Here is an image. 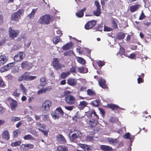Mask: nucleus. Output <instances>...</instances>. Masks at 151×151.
Wrapping results in <instances>:
<instances>
[{
    "mask_svg": "<svg viewBox=\"0 0 151 151\" xmlns=\"http://www.w3.org/2000/svg\"><path fill=\"white\" fill-rule=\"evenodd\" d=\"M97 122V121L96 119H92L89 120L87 122V124H88L89 127L93 128L96 126Z\"/></svg>",
    "mask_w": 151,
    "mask_h": 151,
    "instance_id": "obj_13",
    "label": "nucleus"
},
{
    "mask_svg": "<svg viewBox=\"0 0 151 151\" xmlns=\"http://www.w3.org/2000/svg\"><path fill=\"white\" fill-rule=\"evenodd\" d=\"M88 104V103L86 101H81L78 105V108L80 110H83L85 107L87 106Z\"/></svg>",
    "mask_w": 151,
    "mask_h": 151,
    "instance_id": "obj_22",
    "label": "nucleus"
},
{
    "mask_svg": "<svg viewBox=\"0 0 151 151\" xmlns=\"http://www.w3.org/2000/svg\"><path fill=\"white\" fill-rule=\"evenodd\" d=\"M20 120V118L18 117H13L11 118V120L12 122L19 121Z\"/></svg>",
    "mask_w": 151,
    "mask_h": 151,
    "instance_id": "obj_53",
    "label": "nucleus"
},
{
    "mask_svg": "<svg viewBox=\"0 0 151 151\" xmlns=\"http://www.w3.org/2000/svg\"><path fill=\"white\" fill-rule=\"evenodd\" d=\"M26 73H25L22 75L23 76L24 80L28 81L29 76L27 75Z\"/></svg>",
    "mask_w": 151,
    "mask_h": 151,
    "instance_id": "obj_58",
    "label": "nucleus"
},
{
    "mask_svg": "<svg viewBox=\"0 0 151 151\" xmlns=\"http://www.w3.org/2000/svg\"><path fill=\"white\" fill-rule=\"evenodd\" d=\"M107 105L108 107L113 110L117 109L120 108L118 106L114 104H108Z\"/></svg>",
    "mask_w": 151,
    "mask_h": 151,
    "instance_id": "obj_31",
    "label": "nucleus"
},
{
    "mask_svg": "<svg viewBox=\"0 0 151 151\" xmlns=\"http://www.w3.org/2000/svg\"><path fill=\"white\" fill-rule=\"evenodd\" d=\"M71 92L70 91L68 90H66L64 91L63 94L65 97L69 96L70 95V94H71Z\"/></svg>",
    "mask_w": 151,
    "mask_h": 151,
    "instance_id": "obj_46",
    "label": "nucleus"
},
{
    "mask_svg": "<svg viewBox=\"0 0 151 151\" xmlns=\"http://www.w3.org/2000/svg\"><path fill=\"white\" fill-rule=\"evenodd\" d=\"M29 63L27 61H23L22 63L21 66H29Z\"/></svg>",
    "mask_w": 151,
    "mask_h": 151,
    "instance_id": "obj_52",
    "label": "nucleus"
},
{
    "mask_svg": "<svg viewBox=\"0 0 151 151\" xmlns=\"http://www.w3.org/2000/svg\"><path fill=\"white\" fill-rule=\"evenodd\" d=\"M96 31L101 32L103 29V26L102 25L98 24L95 28Z\"/></svg>",
    "mask_w": 151,
    "mask_h": 151,
    "instance_id": "obj_40",
    "label": "nucleus"
},
{
    "mask_svg": "<svg viewBox=\"0 0 151 151\" xmlns=\"http://www.w3.org/2000/svg\"><path fill=\"white\" fill-rule=\"evenodd\" d=\"M125 37L124 33L122 32H119L117 33L116 38L118 40L124 39Z\"/></svg>",
    "mask_w": 151,
    "mask_h": 151,
    "instance_id": "obj_25",
    "label": "nucleus"
},
{
    "mask_svg": "<svg viewBox=\"0 0 151 151\" xmlns=\"http://www.w3.org/2000/svg\"><path fill=\"white\" fill-rule=\"evenodd\" d=\"M78 145L85 151H89L90 150L91 147L88 145L81 143H79Z\"/></svg>",
    "mask_w": 151,
    "mask_h": 151,
    "instance_id": "obj_15",
    "label": "nucleus"
},
{
    "mask_svg": "<svg viewBox=\"0 0 151 151\" xmlns=\"http://www.w3.org/2000/svg\"><path fill=\"white\" fill-rule=\"evenodd\" d=\"M58 151H68L67 147L64 145H59L57 147Z\"/></svg>",
    "mask_w": 151,
    "mask_h": 151,
    "instance_id": "obj_29",
    "label": "nucleus"
},
{
    "mask_svg": "<svg viewBox=\"0 0 151 151\" xmlns=\"http://www.w3.org/2000/svg\"><path fill=\"white\" fill-rule=\"evenodd\" d=\"M79 71L81 73H85L88 72V70L84 67H82L81 68H78Z\"/></svg>",
    "mask_w": 151,
    "mask_h": 151,
    "instance_id": "obj_38",
    "label": "nucleus"
},
{
    "mask_svg": "<svg viewBox=\"0 0 151 151\" xmlns=\"http://www.w3.org/2000/svg\"><path fill=\"white\" fill-rule=\"evenodd\" d=\"M6 86V84L4 83L2 79L0 78V87H3Z\"/></svg>",
    "mask_w": 151,
    "mask_h": 151,
    "instance_id": "obj_56",
    "label": "nucleus"
},
{
    "mask_svg": "<svg viewBox=\"0 0 151 151\" xmlns=\"http://www.w3.org/2000/svg\"><path fill=\"white\" fill-rule=\"evenodd\" d=\"M100 114H101L102 116L104 117L105 114V112L103 109L101 108H99Z\"/></svg>",
    "mask_w": 151,
    "mask_h": 151,
    "instance_id": "obj_55",
    "label": "nucleus"
},
{
    "mask_svg": "<svg viewBox=\"0 0 151 151\" xmlns=\"http://www.w3.org/2000/svg\"><path fill=\"white\" fill-rule=\"evenodd\" d=\"M96 24V21L95 20H92L87 22L85 25L86 29L88 30L94 27Z\"/></svg>",
    "mask_w": 151,
    "mask_h": 151,
    "instance_id": "obj_8",
    "label": "nucleus"
},
{
    "mask_svg": "<svg viewBox=\"0 0 151 151\" xmlns=\"http://www.w3.org/2000/svg\"><path fill=\"white\" fill-rule=\"evenodd\" d=\"M70 74V72L68 71L66 72H63L61 73V77L63 79H64L66 78Z\"/></svg>",
    "mask_w": 151,
    "mask_h": 151,
    "instance_id": "obj_34",
    "label": "nucleus"
},
{
    "mask_svg": "<svg viewBox=\"0 0 151 151\" xmlns=\"http://www.w3.org/2000/svg\"><path fill=\"white\" fill-rule=\"evenodd\" d=\"M2 138L6 140H8L9 139L10 136L8 132L7 131H5L2 134Z\"/></svg>",
    "mask_w": 151,
    "mask_h": 151,
    "instance_id": "obj_27",
    "label": "nucleus"
},
{
    "mask_svg": "<svg viewBox=\"0 0 151 151\" xmlns=\"http://www.w3.org/2000/svg\"><path fill=\"white\" fill-rule=\"evenodd\" d=\"M95 4L97 7L96 10L93 12V14L96 16H99L101 14V6L98 1H95L94 2Z\"/></svg>",
    "mask_w": 151,
    "mask_h": 151,
    "instance_id": "obj_6",
    "label": "nucleus"
},
{
    "mask_svg": "<svg viewBox=\"0 0 151 151\" xmlns=\"http://www.w3.org/2000/svg\"><path fill=\"white\" fill-rule=\"evenodd\" d=\"M87 94L90 96H95L96 93L91 89H88L87 90Z\"/></svg>",
    "mask_w": 151,
    "mask_h": 151,
    "instance_id": "obj_37",
    "label": "nucleus"
},
{
    "mask_svg": "<svg viewBox=\"0 0 151 151\" xmlns=\"http://www.w3.org/2000/svg\"><path fill=\"white\" fill-rule=\"evenodd\" d=\"M104 31H111L113 30V29L107 26H104Z\"/></svg>",
    "mask_w": 151,
    "mask_h": 151,
    "instance_id": "obj_50",
    "label": "nucleus"
},
{
    "mask_svg": "<svg viewBox=\"0 0 151 151\" xmlns=\"http://www.w3.org/2000/svg\"><path fill=\"white\" fill-rule=\"evenodd\" d=\"M21 142L22 141L21 140L16 141L15 142H12L11 144V145L13 147L19 146L21 144Z\"/></svg>",
    "mask_w": 151,
    "mask_h": 151,
    "instance_id": "obj_36",
    "label": "nucleus"
},
{
    "mask_svg": "<svg viewBox=\"0 0 151 151\" xmlns=\"http://www.w3.org/2000/svg\"><path fill=\"white\" fill-rule=\"evenodd\" d=\"M19 87L23 92L24 93L26 92V88L21 83L20 84Z\"/></svg>",
    "mask_w": 151,
    "mask_h": 151,
    "instance_id": "obj_44",
    "label": "nucleus"
},
{
    "mask_svg": "<svg viewBox=\"0 0 151 151\" xmlns=\"http://www.w3.org/2000/svg\"><path fill=\"white\" fill-rule=\"evenodd\" d=\"M40 84L38 86V88H39L41 87L43 88L47 84L46 79L44 77H42L40 79Z\"/></svg>",
    "mask_w": 151,
    "mask_h": 151,
    "instance_id": "obj_16",
    "label": "nucleus"
},
{
    "mask_svg": "<svg viewBox=\"0 0 151 151\" xmlns=\"http://www.w3.org/2000/svg\"><path fill=\"white\" fill-rule=\"evenodd\" d=\"M22 13V10L19 9L16 12L12 14L11 17V20L16 21H19Z\"/></svg>",
    "mask_w": 151,
    "mask_h": 151,
    "instance_id": "obj_3",
    "label": "nucleus"
},
{
    "mask_svg": "<svg viewBox=\"0 0 151 151\" xmlns=\"http://www.w3.org/2000/svg\"><path fill=\"white\" fill-rule=\"evenodd\" d=\"M37 77L36 76H29V79L28 81H30L35 79L37 78Z\"/></svg>",
    "mask_w": 151,
    "mask_h": 151,
    "instance_id": "obj_59",
    "label": "nucleus"
},
{
    "mask_svg": "<svg viewBox=\"0 0 151 151\" xmlns=\"http://www.w3.org/2000/svg\"><path fill=\"white\" fill-rule=\"evenodd\" d=\"M38 130H40V131L42 132V133H43V134H44V135H47L48 132L47 131L42 130L41 129H40V128H39Z\"/></svg>",
    "mask_w": 151,
    "mask_h": 151,
    "instance_id": "obj_63",
    "label": "nucleus"
},
{
    "mask_svg": "<svg viewBox=\"0 0 151 151\" xmlns=\"http://www.w3.org/2000/svg\"><path fill=\"white\" fill-rule=\"evenodd\" d=\"M100 148L102 150L104 151H113L112 148L108 145H101Z\"/></svg>",
    "mask_w": 151,
    "mask_h": 151,
    "instance_id": "obj_18",
    "label": "nucleus"
},
{
    "mask_svg": "<svg viewBox=\"0 0 151 151\" xmlns=\"http://www.w3.org/2000/svg\"><path fill=\"white\" fill-rule=\"evenodd\" d=\"M98 83L100 86L102 88L108 89V87L106 84V81L101 78H100L98 80Z\"/></svg>",
    "mask_w": 151,
    "mask_h": 151,
    "instance_id": "obj_9",
    "label": "nucleus"
},
{
    "mask_svg": "<svg viewBox=\"0 0 151 151\" xmlns=\"http://www.w3.org/2000/svg\"><path fill=\"white\" fill-rule=\"evenodd\" d=\"M60 37L57 36L53 38L52 41L53 43L56 45L60 42Z\"/></svg>",
    "mask_w": 151,
    "mask_h": 151,
    "instance_id": "obj_33",
    "label": "nucleus"
},
{
    "mask_svg": "<svg viewBox=\"0 0 151 151\" xmlns=\"http://www.w3.org/2000/svg\"><path fill=\"white\" fill-rule=\"evenodd\" d=\"M73 45V43L70 42L64 45L62 47V49L63 50L66 51L71 49Z\"/></svg>",
    "mask_w": 151,
    "mask_h": 151,
    "instance_id": "obj_17",
    "label": "nucleus"
},
{
    "mask_svg": "<svg viewBox=\"0 0 151 151\" xmlns=\"http://www.w3.org/2000/svg\"><path fill=\"white\" fill-rule=\"evenodd\" d=\"M21 133L20 131L18 129L15 130L13 132L14 136L15 137H17L19 134Z\"/></svg>",
    "mask_w": 151,
    "mask_h": 151,
    "instance_id": "obj_45",
    "label": "nucleus"
},
{
    "mask_svg": "<svg viewBox=\"0 0 151 151\" xmlns=\"http://www.w3.org/2000/svg\"><path fill=\"white\" fill-rule=\"evenodd\" d=\"M20 94V92H18V90L17 89H16L13 92L12 95L18 97L19 96Z\"/></svg>",
    "mask_w": 151,
    "mask_h": 151,
    "instance_id": "obj_43",
    "label": "nucleus"
},
{
    "mask_svg": "<svg viewBox=\"0 0 151 151\" xmlns=\"http://www.w3.org/2000/svg\"><path fill=\"white\" fill-rule=\"evenodd\" d=\"M73 53V52L72 50H70L68 51L65 52L64 53V55L65 56H71Z\"/></svg>",
    "mask_w": 151,
    "mask_h": 151,
    "instance_id": "obj_42",
    "label": "nucleus"
},
{
    "mask_svg": "<svg viewBox=\"0 0 151 151\" xmlns=\"http://www.w3.org/2000/svg\"><path fill=\"white\" fill-rule=\"evenodd\" d=\"M140 7V5L139 4H136L130 7V11L132 12H133L137 11Z\"/></svg>",
    "mask_w": 151,
    "mask_h": 151,
    "instance_id": "obj_24",
    "label": "nucleus"
},
{
    "mask_svg": "<svg viewBox=\"0 0 151 151\" xmlns=\"http://www.w3.org/2000/svg\"><path fill=\"white\" fill-rule=\"evenodd\" d=\"M146 16L145 15L143 11H142L141 14L139 17V19L140 20H142L145 19Z\"/></svg>",
    "mask_w": 151,
    "mask_h": 151,
    "instance_id": "obj_48",
    "label": "nucleus"
},
{
    "mask_svg": "<svg viewBox=\"0 0 151 151\" xmlns=\"http://www.w3.org/2000/svg\"><path fill=\"white\" fill-rule=\"evenodd\" d=\"M24 139L25 140H30L32 139H34L32 135L28 134L27 135H25L24 137Z\"/></svg>",
    "mask_w": 151,
    "mask_h": 151,
    "instance_id": "obj_41",
    "label": "nucleus"
},
{
    "mask_svg": "<svg viewBox=\"0 0 151 151\" xmlns=\"http://www.w3.org/2000/svg\"><path fill=\"white\" fill-rule=\"evenodd\" d=\"M7 59L4 55L0 56V65H3L7 61Z\"/></svg>",
    "mask_w": 151,
    "mask_h": 151,
    "instance_id": "obj_21",
    "label": "nucleus"
},
{
    "mask_svg": "<svg viewBox=\"0 0 151 151\" xmlns=\"http://www.w3.org/2000/svg\"><path fill=\"white\" fill-rule=\"evenodd\" d=\"M107 141L110 144L113 145H115L119 143V141L117 139H113L111 138H108Z\"/></svg>",
    "mask_w": 151,
    "mask_h": 151,
    "instance_id": "obj_23",
    "label": "nucleus"
},
{
    "mask_svg": "<svg viewBox=\"0 0 151 151\" xmlns=\"http://www.w3.org/2000/svg\"><path fill=\"white\" fill-rule=\"evenodd\" d=\"M34 147V145L31 144H22L20 146L21 149L27 147L29 149H32Z\"/></svg>",
    "mask_w": 151,
    "mask_h": 151,
    "instance_id": "obj_30",
    "label": "nucleus"
},
{
    "mask_svg": "<svg viewBox=\"0 0 151 151\" xmlns=\"http://www.w3.org/2000/svg\"><path fill=\"white\" fill-rule=\"evenodd\" d=\"M92 114H93L96 116V120H98L99 119V116L96 114V111L94 110H93L91 111L90 114L91 116Z\"/></svg>",
    "mask_w": 151,
    "mask_h": 151,
    "instance_id": "obj_47",
    "label": "nucleus"
},
{
    "mask_svg": "<svg viewBox=\"0 0 151 151\" xmlns=\"http://www.w3.org/2000/svg\"><path fill=\"white\" fill-rule=\"evenodd\" d=\"M52 105V102L49 100H46L44 101L42 106V109L43 111H48L50 109Z\"/></svg>",
    "mask_w": 151,
    "mask_h": 151,
    "instance_id": "obj_5",
    "label": "nucleus"
},
{
    "mask_svg": "<svg viewBox=\"0 0 151 151\" xmlns=\"http://www.w3.org/2000/svg\"><path fill=\"white\" fill-rule=\"evenodd\" d=\"M11 109L12 110H14L16 106L17 105V103L16 101L12 100L10 104Z\"/></svg>",
    "mask_w": 151,
    "mask_h": 151,
    "instance_id": "obj_28",
    "label": "nucleus"
},
{
    "mask_svg": "<svg viewBox=\"0 0 151 151\" xmlns=\"http://www.w3.org/2000/svg\"><path fill=\"white\" fill-rule=\"evenodd\" d=\"M65 109L69 111H71L72 110L73 108V106H65Z\"/></svg>",
    "mask_w": 151,
    "mask_h": 151,
    "instance_id": "obj_60",
    "label": "nucleus"
},
{
    "mask_svg": "<svg viewBox=\"0 0 151 151\" xmlns=\"http://www.w3.org/2000/svg\"><path fill=\"white\" fill-rule=\"evenodd\" d=\"M57 141L60 144H65L66 140L64 137L61 134H58L56 137Z\"/></svg>",
    "mask_w": 151,
    "mask_h": 151,
    "instance_id": "obj_10",
    "label": "nucleus"
},
{
    "mask_svg": "<svg viewBox=\"0 0 151 151\" xmlns=\"http://www.w3.org/2000/svg\"><path fill=\"white\" fill-rule=\"evenodd\" d=\"M124 52L125 51L124 48L123 47H121L120 50L119 52L117 53V55H119L120 56L123 55H124Z\"/></svg>",
    "mask_w": 151,
    "mask_h": 151,
    "instance_id": "obj_39",
    "label": "nucleus"
},
{
    "mask_svg": "<svg viewBox=\"0 0 151 151\" xmlns=\"http://www.w3.org/2000/svg\"><path fill=\"white\" fill-rule=\"evenodd\" d=\"M76 59L82 65H85L86 64L85 60L82 58L77 57Z\"/></svg>",
    "mask_w": 151,
    "mask_h": 151,
    "instance_id": "obj_35",
    "label": "nucleus"
},
{
    "mask_svg": "<svg viewBox=\"0 0 151 151\" xmlns=\"http://www.w3.org/2000/svg\"><path fill=\"white\" fill-rule=\"evenodd\" d=\"M9 67H2L0 69V71L1 72H4L7 70V69L6 67L8 68Z\"/></svg>",
    "mask_w": 151,
    "mask_h": 151,
    "instance_id": "obj_62",
    "label": "nucleus"
},
{
    "mask_svg": "<svg viewBox=\"0 0 151 151\" xmlns=\"http://www.w3.org/2000/svg\"><path fill=\"white\" fill-rule=\"evenodd\" d=\"M23 52H19L14 57V60L16 62H19L22 60L23 59Z\"/></svg>",
    "mask_w": 151,
    "mask_h": 151,
    "instance_id": "obj_12",
    "label": "nucleus"
},
{
    "mask_svg": "<svg viewBox=\"0 0 151 151\" xmlns=\"http://www.w3.org/2000/svg\"><path fill=\"white\" fill-rule=\"evenodd\" d=\"M76 132V133L73 134L69 137L70 141L71 142H74L75 139L79 137L81 134L80 131L77 130Z\"/></svg>",
    "mask_w": 151,
    "mask_h": 151,
    "instance_id": "obj_11",
    "label": "nucleus"
},
{
    "mask_svg": "<svg viewBox=\"0 0 151 151\" xmlns=\"http://www.w3.org/2000/svg\"><path fill=\"white\" fill-rule=\"evenodd\" d=\"M52 89V88L51 87V86H47V87H46L44 88V93H45L46 92V91H51V89Z\"/></svg>",
    "mask_w": 151,
    "mask_h": 151,
    "instance_id": "obj_54",
    "label": "nucleus"
},
{
    "mask_svg": "<svg viewBox=\"0 0 151 151\" xmlns=\"http://www.w3.org/2000/svg\"><path fill=\"white\" fill-rule=\"evenodd\" d=\"M86 9V8L84 7L83 9L79 10L76 13V16L79 18L83 17L84 15V12L85 11Z\"/></svg>",
    "mask_w": 151,
    "mask_h": 151,
    "instance_id": "obj_19",
    "label": "nucleus"
},
{
    "mask_svg": "<svg viewBox=\"0 0 151 151\" xmlns=\"http://www.w3.org/2000/svg\"><path fill=\"white\" fill-rule=\"evenodd\" d=\"M51 18L48 15H45L40 17L38 20V22L41 24H47L50 23Z\"/></svg>",
    "mask_w": 151,
    "mask_h": 151,
    "instance_id": "obj_2",
    "label": "nucleus"
},
{
    "mask_svg": "<svg viewBox=\"0 0 151 151\" xmlns=\"http://www.w3.org/2000/svg\"><path fill=\"white\" fill-rule=\"evenodd\" d=\"M9 37L14 39L19 35L20 31L18 30H14L12 29V27H10L9 29Z\"/></svg>",
    "mask_w": 151,
    "mask_h": 151,
    "instance_id": "obj_4",
    "label": "nucleus"
},
{
    "mask_svg": "<svg viewBox=\"0 0 151 151\" xmlns=\"http://www.w3.org/2000/svg\"><path fill=\"white\" fill-rule=\"evenodd\" d=\"M65 101L68 104L70 105L74 104L76 101V98L72 95L65 97Z\"/></svg>",
    "mask_w": 151,
    "mask_h": 151,
    "instance_id": "obj_7",
    "label": "nucleus"
},
{
    "mask_svg": "<svg viewBox=\"0 0 151 151\" xmlns=\"http://www.w3.org/2000/svg\"><path fill=\"white\" fill-rule=\"evenodd\" d=\"M37 10V8L33 9L31 13L28 15V17L30 19H31L34 17L35 14Z\"/></svg>",
    "mask_w": 151,
    "mask_h": 151,
    "instance_id": "obj_32",
    "label": "nucleus"
},
{
    "mask_svg": "<svg viewBox=\"0 0 151 151\" xmlns=\"http://www.w3.org/2000/svg\"><path fill=\"white\" fill-rule=\"evenodd\" d=\"M97 63L99 66H103L105 65V62L103 61L99 60Z\"/></svg>",
    "mask_w": 151,
    "mask_h": 151,
    "instance_id": "obj_51",
    "label": "nucleus"
},
{
    "mask_svg": "<svg viewBox=\"0 0 151 151\" xmlns=\"http://www.w3.org/2000/svg\"><path fill=\"white\" fill-rule=\"evenodd\" d=\"M70 73H75L76 72V68L75 67H72L70 68Z\"/></svg>",
    "mask_w": 151,
    "mask_h": 151,
    "instance_id": "obj_64",
    "label": "nucleus"
},
{
    "mask_svg": "<svg viewBox=\"0 0 151 151\" xmlns=\"http://www.w3.org/2000/svg\"><path fill=\"white\" fill-rule=\"evenodd\" d=\"M143 80L140 77V76H139V78H137V82L138 83H140L143 82Z\"/></svg>",
    "mask_w": 151,
    "mask_h": 151,
    "instance_id": "obj_61",
    "label": "nucleus"
},
{
    "mask_svg": "<svg viewBox=\"0 0 151 151\" xmlns=\"http://www.w3.org/2000/svg\"><path fill=\"white\" fill-rule=\"evenodd\" d=\"M117 22H118L117 20L114 18H113L111 20V27L114 29H118Z\"/></svg>",
    "mask_w": 151,
    "mask_h": 151,
    "instance_id": "obj_20",
    "label": "nucleus"
},
{
    "mask_svg": "<svg viewBox=\"0 0 151 151\" xmlns=\"http://www.w3.org/2000/svg\"><path fill=\"white\" fill-rule=\"evenodd\" d=\"M64 112L61 107L57 108L55 111L51 113L52 117L54 119H59L60 117H62L64 115Z\"/></svg>",
    "mask_w": 151,
    "mask_h": 151,
    "instance_id": "obj_1",
    "label": "nucleus"
},
{
    "mask_svg": "<svg viewBox=\"0 0 151 151\" xmlns=\"http://www.w3.org/2000/svg\"><path fill=\"white\" fill-rule=\"evenodd\" d=\"M92 103L93 106H98L99 105V101L98 100H95L93 101Z\"/></svg>",
    "mask_w": 151,
    "mask_h": 151,
    "instance_id": "obj_49",
    "label": "nucleus"
},
{
    "mask_svg": "<svg viewBox=\"0 0 151 151\" xmlns=\"http://www.w3.org/2000/svg\"><path fill=\"white\" fill-rule=\"evenodd\" d=\"M128 57L131 59H135L136 58V54L134 53H132L130 54L129 56H127Z\"/></svg>",
    "mask_w": 151,
    "mask_h": 151,
    "instance_id": "obj_57",
    "label": "nucleus"
},
{
    "mask_svg": "<svg viewBox=\"0 0 151 151\" xmlns=\"http://www.w3.org/2000/svg\"><path fill=\"white\" fill-rule=\"evenodd\" d=\"M53 66H60V63L58 58H53L52 62Z\"/></svg>",
    "mask_w": 151,
    "mask_h": 151,
    "instance_id": "obj_26",
    "label": "nucleus"
},
{
    "mask_svg": "<svg viewBox=\"0 0 151 151\" xmlns=\"http://www.w3.org/2000/svg\"><path fill=\"white\" fill-rule=\"evenodd\" d=\"M67 83L70 86H74L77 84V82L74 78H70L68 79Z\"/></svg>",
    "mask_w": 151,
    "mask_h": 151,
    "instance_id": "obj_14",
    "label": "nucleus"
}]
</instances>
